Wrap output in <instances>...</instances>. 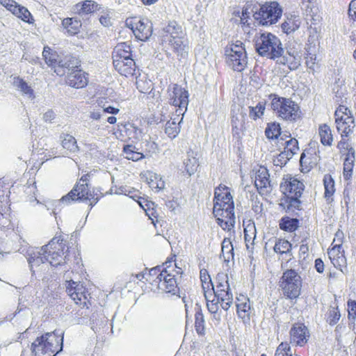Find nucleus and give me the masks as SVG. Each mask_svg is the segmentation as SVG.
<instances>
[{
    "instance_id": "nucleus-18",
    "label": "nucleus",
    "mask_w": 356,
    "mask_h": 356,
    "mask_svg": "<svg viewBox=\"0 0 356 356\" xmlns=\"http://www.w3.org/2000/svg\"><path fill=\"white\" fill-rule=\"evenodd\" d=\"M254 186L260 194H265L270 191V181L269 173L265 167L260 166L255 172Z\"/></svg>"
},
{
    "instance_id": "nucleus-19",
    "label": "nucleus",
    "mask_w": 356,
    "mask_h": 356,
    "mask_svg": "<svg viewBox=\"0 0 356 356\" xmlns=\"http://www.w3.org/2000/svg\"><path fill=\"white\" fill-rule=\"evenodd\" d=\"M304 184L294 177H289L284 179L280 185L282 192L286 196H301L304 190Z\"/></svg>"
},
{
    "instance_id": "nucleus-9",
    "label": "nucleus",
    "mask_w": 356,
    "mask_h": 356,
    "mask_svg": "<svg viewBox=\"0 0 356 356\" xmlns=\"http://www.w3.org/2000/svg\"><path fill=\"white\" fill-rule=\"evenodd\" d=\"M280 287L287 298L296 299L300 295L302 278L295 270H286L281 277Z\"/></svg>"
},
{
    "instance_id": "nucleus-46",
    "label": "nucleus",
    "mask_w": 356,
    "mask_h": 356,
    "mask_svg": "<svg viewBox=\"0 0 356 356\" xmlns=\"http://www.w3.org/2000/svg\"><path fill=\"white\" fill-rule=\"evenodd\" d=\"M184 164L185 165L186 172L191 176L193 175L197 170L199 166L197 160L195 157H188L184 160Z\"/></svg>"
},
{
    "instance_id": "nucleus-1",
    "label": "nucleus",
    "mask_w": 356,
    "mask_h": 356,
    "mask_svg": "<svg viewBox=\"0 0 356 356\" xmlns=\"http://www.w3.org/2000/svg\"><path fill=\"white\" fill-rule=\"evenodd\" d=\"M255 49L261 56L276 60L277 63L287 65L291 70H296L300 65V51L294 47L284 49L278 37L270 33H263L254 38Z\"/></svg>"
},
{
    "instance_id": "nucleus-8",
    "label": "nucleus",
    "mask_w": 356,
    "mask_h": 356,
    "mask_svg": "<svg viewBox=\"0 0 356 356\" xmlns=\"http://www.w3.org/2000/svg\"><path fill=\"white\" fill-rule=\"evenodd\" d=\"M226 63L233 70L242 72L247 64V54L243 43L236 41V43L229 44L225 49Z\"/></svg>"
},
{
    "instance_id": "nucleus-34",
    "label": "nucleus",
    "mask_w": 356,
    "mask_h": 356,
    "mask_svg": "<svg viewBox=\"0 0 356 356\" xmlns=\"http://www.w3.org/2000/svg\"><path fill=\"white\" fill-rule=\"evenodd\" d=\"M62 139L61 144L64 149L71 152H76L79 149L75 138L70 134H63L60 136Z\"/></svg>"
},
{
    "instance_id": "nucleus-43",
    "label": "nucleus",
    "mask_w": 356,
    "mask_h": 356,
    "mask_svg": "<svg viewBox=\"0 0 356 356\" xmlns=\"http://www.w3.org/2000/svg\"><path fill=\"white\" fill-rule=\"evenodd\" d=\"M217 218L218 224L223 229L230 231L234 228L235 225V216L232 217L227 216H216Z\"/></svg>"
},
{
    "instance_id": "nucleus-5",
    "label": "nucleus",
    "mask_w": 356,
    "mask_h": 356,
    "mask_svg": "<svg viewBox=\"0 0 356 356\" xmlns=\"http://www.w3.org/2000/svg\"><path fill=\"white\" fill-rule=\"evenodd\" d=\"M270 106L278 118L284 120L295 121L300 117L299 106L290 99L270 95Z\"/></svg>"
},
{
    "instance_id": "nucleus-15",
    "label": "nucleus",
    "mask_w": 356,
    "mask_h": 356,
    "mask_svg": "<svg viewBox=\"0 0 356 356\" xmlns=\"http://www.w3.org/2000/svg\"><path fill=\"white\" fill-rule=\"evenodd\" d=\"M136 38L141 41L149 38L152 33V24L147 19L135 18L129 25Z\"/></svg>"
},
{
    "instance_id": "nucleus-53",
    "label": "nucleus",
    "mask_w": 356,
    "mask_h": 356,
    "mask_svg": "<svg viewBox=\"0 0 356 356\" xmlns=\"http://www.w3.org/2000/svg\"><path fill=\"white\" fill-rule=\"evenodd\" d=\"M211 298H213L212 299L209 298V300H207V306L208 310L211 313L216 314H217L218 309H219L218 305L219 304L221 305V300H218L217 298H215V296H213Z\"/></svg>"
},
{
    "instance_id": "nucleus-4",
    "label": "nucleus",
    "mask_w": 356,
    "mask_h": 356,
    "mask_svg": "<svg viewBox=\"0 0 356 356\" xmlns=\"http://www.w3.org/2000/svg\"><path fill=\"white\" fill-rule=\"evenodd\" d=\"M66 244L62 236H54L48 244L42 246V250H47V261L52 266H61L65 264L67 258L69 248L65 250Z\"/></svg>"
},
{
    "instance_id": "nucleus-32",
    "label": "nucleus",
    "mask_w": 356,
    "mask_h": 356,
    "mask_svg": "<svg viewBox=\"0 0 356 356\" xmlns=\"http://www.w3.org/2000/svg\"><path fill=\"white\" fill-rule=\"evenodd\" d=\"M275 244L273 247L274 251L280 254H286L291 256V244L284 239L274 238Z\"/></svg>"
},
{
    "instance_id": "nucleus-58",
    "label": "nucleus",
    "mask_w": 356,
    "mask_h": 356,
    "mask_svg": "<svg viewBox=\"0 0 356 356\" xmlns=\"http://www.w3.org/2000/svg\"><path fill=\"white\" fill-rule=\"evenodd\" d=\"M37 191V188L35 183L30 184L25 187L24 192L29 197V201H37V203H39V201L37 200L35 197V192Z\"/></svg>"
},
{
    "instance_id": "nucleus-44",
    "label": "nucleus",
    "mask_w": 356,
    "mask_h": 356,
    "mask_svg": "<svg viewBox=\"0 0 356 356\" xmlns=\"http://www.w3.org/2000/svg\"><path fill=\"white\" fill-rule=\"evenodd\" d=\"M217 218L218 224L223 229L230 231L234 228L235 225V216L232 217L227 216H216Z\"/></svg>"
},
{
    "instance_id": "nucleus-11",
    "label": "nucleus",
    "mask_w": 356,
    "mask_h": 356,
    "mask_svg": "<svg viewBox=\"0 0 356 356\" xmlns=\"http://www.w3.org/2000/svg\"><path fill=\"white\" fill-rule=\"evenodd\" d=\"M215 283L213 296L221 300V307L227 311L233 303V294L230 291L227 275L218 273Z\"/></svg>"
},
{
    "instance_id": "nucleus-40",
    "label": "nucleus",
    "mask_w": 356,
    "mask_h": 356,
    "mask_svg": "<svg viewBox=\"0 0 356 356\" xmlns=\"http://www.w3.org/2000/svg\"><path fill=\"white\" fill-rule=\"evenodd\" d=\"M97 4L92 1H85L83 3H77L76 5V13L79 15L88 14L92 13Z\"/></svg>"
},
{
    "instance_id": "nucleus-54",
    "label": "nucleus",
    "mask_w": 356,
    "mask_h": 356,
    "mask_svg": "<svg viewBox=\"0 0 356 356\" xmlns=\"http://www.w3.org/2000/svg\"><path fill=\"white\" fill-rule=\"evenodd\" d=\"M202 286L206 300L211 298L214 292V284L211 282V280H209V282H203Z\"/></svg>"
},
{
    "instance_id": "nucleus-47",
    "label": "nucleus",
    "mask_w": 356,
    "mask_h": 356,
    "mask_svg": "<svg viewBox=\"0 0 356 356\" xmlns=\"http://www.w3.org/2000/svg\"><path fill=\"white\" fill-rule=\"evenodd\" d=\"M298 142L295 138H291L285 143V147L284 152L287 154L289 157L292 156L298 151Z\"/></svg>"
},
{
    "instance_id": "nucleus-12",
    "label": "nucleus",
    "mask_w": 356,
    "mask_h": 356,
    "mask_svg": "<svg viewBox=\"0 0 356 356\" xmlns=\"http://www.w3.org/2000/svg\"><path fill=\"white\" fill-rule=\"evenodd\" d=\"M168 92L170 104L175 107H178L175 111L176 115L178 117L183 116L187 110L188 104V91L181 86L173 83L168 86Z\"/></svg>"
},
{
    "instance_id": "nucleus-25",
    "label": "nucleus",
    "mask_w": 356,
    "mask_h": 356,
    "mask_svg": "<svg viewBox=\"0 0 356 356\" xmlns=\"http://www.w3.org/2000/svg\"><path fill=\"white\" fill-rule=\"evenodd\" d=\"M355 162V149L350 148L346 154V157L343 161V177L346 180L351 178L353 175V169Z\"/></svg>"
},
{
    "instance_id": "nucleus-27",
    "label": "nucleus",
    "mask_w": 356,
    "mask_h": 356,
    "mask_svg": "<svg viewBox=\"0 0 356 356\" xmlns=\"http://www.w3.org/2000/svg\"><path fill=\"white\" fill-rule=\"evenodd\" d=\"M236 306L237 314L240 318L245 319L246 317L249 316L250 306L249 300L246 296L241 295L239 298H237Z\"/></svg>"
},
{
    "instance_id": "nucleus-3",
    "label": "nucleus",
    "mask_w": 356,
    "mask_h": 356,
    "mask_svg": "<svg viewBox=\"0 0 356 356\" xmlns=\"http://www.w3.org/2000/svg\"><path fill=\"white\" fill-rule=\"evenodd\" d=\"M63 332H47L32 343L34 356H56L63 350Z\"/></svg>"
},
{
    "instance_id": "nucleus-31",
    "label": "nucleus",
    "mask_w": 356,
    "mask_h": 356,
    "mask_svg": "<svg viewBox=\"0 0 356 356\" xmlns=\"http://www.w3.org/2000/svg\"><path fill=\"white\" fill-rule=\"evenodd\" d=\"M13 86L20 90L22 94L28 96L29 98H34L33 90L28 85V83L19 77H15L13 80Z\"/></svg>"
},
{
    "instance_id": "nucleus-6",
    "label": "nucleus",
    "mask_w": 356,
    "mask_h": 356,
    "mask_svg": "<svg viewBox=\"0 0 356 356\" xmlns=\"http://www.w3.org/2000/svg\"><path fill=\"white\" fill-rule=\"evenodd\" d=\"M171 264V261L165 262L164 265L166 267H163L161 272L156 276V282L160 290L167 293L177 295L179 291L177 280L178 277L181 278L179 275L182 271L180 268L177 270L172 269V270L168 269Z\"/></svg>"
},
{
    "instance_id": "nucleus-39",
    "label": "nucleus",
    "mask_w": 356,
    "mask_h": 356,
    "mask_svg": "<svg viewBox=\"0 0 356 356\" xmlns=\"http://www.w3.org/2000/svg\"><path fill=\"white\" fill-rule=\"evenodd\" d=\"M343 236V233L341 231H338L335 234V238L332 242L333 247L328 252L330 259H332V256L335 257L339 252L341 249L342 248V238Z\"/></svg>"
},
{
    "instance_id": "nucleus-50",
    "label": "nucleus",
    "mask_w": 356,
    "mask_h": 356,
    "mask_svg": "<svg viewBox=\"0 0 356 356\" xmlns=\"http://www.w3.org/2000/svg\"><path fill=\"white\" fill-rule=\"evenodd\" d=\"M293 353L289 344L282 342L276 349L275 356H292Z\"/></svg>"
},
{
    "instance_id": "nucleus-42",
    "label": "nucleus",
    "mask_w": 356,
    "mask_h": 356,
    "mask_svg": "<svg viewBox=\"0 0 356 356\" xmlns=\"http://www.w3.org/2000/svg\"><path fill=\"white\" fill-rule=\"evenodd\" d=\"M281 134V128L279 123H269L265 130V135L268 139H276Z\"/></svg>"
},
{
    "instance_id": "nucleus-35",
    "label": "nucleus",
    "mask_w": 356,
    "mask_h": 356,
    "mask_svg": "<svg viewBox=\"0 0 356 356\" xmlns=\"http://www.w3.org/2000/svg\"><path fill=\"white\" fill-rule=\"evenodd\" d=\"M62 24L70 35H75L77 33L81 26V21L76 18L64 19Z\"/></svg>"
},
{
    "instance_id": "nucleus-36",
    "label": "nucleus",
    "mask_w": 356,
    "mask_h": 356,
    "mask_svg": "<svg viewBox=\"0 0 356 356\" xmlns=\"http://www.w3.org/2000/svg\"><path fill=\"white\" fill-rule=\"evenodd\" d=\"M147 175V184L151 188L160 191L164 188L165 183L159 175L151 172H148Z\"/></svg>"
},
{
    "instance_id": "nucleus-2",
    "label": "nucleus",
    "mask_w": 356,
    "mask_h": 356,
    "mask_svg": "<svg viewBox=\"0 0 356 356\" xmlns=\"http://www.w3.org/2000/svg\"><path fill=\"white\" fill-rule=\"evenodd\" d=\"M90 175H84L74 188L60 200H54L45 205L47 210L52 209L54 214H57L56 210L61 204H69L71 202L81 201L88 202L91 208L95 205L99 199L103 196L102 193L98 188H89L88 181Z\"/></svg>"
},
{
    "instance_id": "nucleus-64",
    "label": "nucleus",
    "mask_w": 356,
    "mask_h": 356,
    "mask_svg": "<svg viewBox=\"0 0 356 356\" xmlns=\"http://www.w3.org/2000/svg\"><path fill=\"white\" fill-rule=\"evenodd\" d=\"M297 26H295L294 24L291 25V23L288 22H284L282 24V29L283 31L286 33H289L292 31H294L297 29Z\"/></svg>"
},
{
    "instance_id": "nucleus-30",
    "label": "nucleus",
    "mask_w": 356,
    "mask_h": 356,
    "mask_svg": "<svg viewBox=\"0 0 356 356\" xmlns=\"http://www.w3.org/2000/svg\"><path fill=\"white\" fill-rule=\"evenodd\" d=\"M321 142L323 145L330 146L333 141V137L330 127L326 124H322L318 129Z\"/></svg>"
},
{
    "instance_id": "nucleus-13",
    "label": "nucleus",
    "mask_w": 356,
    "mask_h": 356,
    "mask_svg": "<svg viewBox=\"0 0 356 356\" xmlns=\"http://www.w3.org/2000/svg\"><path fill=\"white\" fill-rule=\"evenodd\" d=\"M350 114L348 108L342 105H340L335 111L336 127L341 138L348 137L355 127L354 118Z\"/></svg>"
},
{
    "instance_id": "nucleus-26",
    "label": "nucleus",
    "mask_w": 356,
    "mask_h": 356,
    "mask_svg": "<svg viewBox=\"0 0 356 356\" xmlns=\"http://www.w3.org/2000/svg\"><path fill=\"white\" fill-rule=\"evenodd\" d=\"M165 37L168 39H175L180 37H184L185 34L181 26L176 22H170L163 29Z\"/></svg>"
},
{
    "instance_id": "nucleus-49",
    "label": "nucleus",
    "mask_w": 356,
    "mask_h": 356,
    "mask_svg": "<svg viewBox=\"0 0 356 356\" xmlns=\"http://www.w3.org/2000/svg\"><path fill=\"white\" fill-rule=\"evenodd\" d=\"M244 237L246 242L247 248H250L248 243L254 241L256 237V228L254 225H248L244 229Z\"/></svg>"
},
{
    "instance_id": "nucleus-48",
    "label": "nucleus",
    "mask_w": 356,
    "mask_h": 356,
    "mask_svg": "<svg viewBox=\"0 0 356 356\" xmlns=\"http://www.w3.org/2000/svg\"><path fill=\"white\" fill-rule=\"evenodd\" d=\"M286 202L287 204V209L289 211L293 212L295 210H299L301 205V202L300 201L299 198L300 196H286Z\"/></svg>"
},
{
    "instance_id": "nucleus-56",
    "label": "nucleus",
    "mask_w": 356,
    "mask_h": 356,
    "mask_svg": "<svg viewBox=\"0 0 356 356\" xmlns=\"http://www.w3.org/2000/svg\"><path fill=\"white\" fill-rule=\"evenodd\" d=\"M16 11L13 12V14L25 22H29V17L31 16L30 12L24 7H21L17 5Z\"/></svg>"
},
{
    "instance_id": "nucleus-28",
    "label": "nucleus",
    "mask_w": 356,
    "mask_h": 356,
    "mask_svg": "<svg viewBox=\"0 0 356 356\" xmlns=\"http://www.w3.org/2000/svg\"><path fill=\"white\" fill-rule=\"evenodd\" d=\"M334 180L330 174H325L323 177L325 188L324 197L327 202L332 200V196L335 193Z\"/></svg>"
},
{
    "instance_id": "nucleus-37",
    "label": "nucleus",
    "mask_w": 356,
    "mask_h": 356,
    "mask_svg": "<svg viewBox=\"0 0 356 356\" xmlns=\"http://www.w3.org/2000/svg\"><path fill=\"white\" fill-rule=\"evenodd\" d=\"M123 152L126 159L133 161H138L144 158V155L141 152H138L136 147L131 145H124Z\"/></svg>"
},
{
    "instance_id": "nucleus-63",
    "label": "nucleus",
    "mask_w": 356,
    "mask_h": 356,
    "mask_svg": "<svg viewBox=\"0 0 356 356\" xmlns=\"http://www.w3.org/2000/svg\"><path fill=\"white\" fill-rule=\"evenodd\" d=\"M333 90L335 93V101L337 102H341L343 103V97H344V91L341 88L340 89L338 88V86L336 88L334 87L333 88Z\"/></svg>"
},
{
    "instance_id": "nucleus-55",
    "label": "nucleus",
    "mask_w": 356,
    "mask_h": 356,
    "mask_svg": "<svg viewBox=\"0 0 356 356\" xmlns=\"http://www.w3.org/2000/svg\"><path fill=\"white\" fill-rule=\"evenodd\" d=\"M341 317L340 313L337 308L332 307L329 311V315L327 319V323L330 325H334L337 323Z\"/></svg>"
},
{
    "instance_id": "nucleus-45",
    "label": "nucleus",
    "mask_w": 356,
    "mask_h": 356,
    "mask_svg": "<svg viewBox=\"0 0 356 356\" xmlns=\"http://www.w3.org/2000/svg\"><path fill=\"white\" fill-rule=\"evenodd\" d=\"M265 102H259L256 106H250L249 116L254 120L261 118L265 110Z\"/></svg>"
},
{
    "instance_id": "nucleus-17",
    "label": "nucleus",
    "mask_w": 356,
    "mask_h": 356,
    "mask_svg": "<svg viewBox=\"0 0 356 356\" xmlns=\"http://www.w3.org/2000/svg\"><path fill=\"white\" fill-rule=\"evenodd\" d=\"M289 333L290 343L301 347L307 343L309 338V330L302 323H295Z\"/></svg>"
},
{
    "instance_id": "nucleus-61",
    "label": "nucleus",
    "mask_w": 356,
    "mask_h": 356,
    "mask_svg": "<svg viewBox=\"0 0 356 356\" xmlns=\"http://www.w3.org/2000/svg\"><path fill=\"white\" fill-rule=\"evenodd\" d=\"M348 307L349 318H350V316H352L353 318L355 319V316H356V301H355V300L348 301Z\"/></svg>"
},
{
    "instance_id": "nucleus-29",
    "label": "nucleus",
    "mask_w": 356,
    "mask_h": 356,
    "mask_svg": "<svg viewBox=\"0 0 356 356\" xmlns=\"http://www.w3.org/2000/svg\"><path fill=\"white\" fill-rule=\"evenodd\" d=\"M220 258H222L225 262H229L234 259V248L229 238H225L221 244Z\"/></svg>"
},
{
    "instance_id": "nucleus-10",
    "label": "nucleus",
    "mask_w": 356,
    "mask_h": 356,
    "mask_svg": "<svg viewBox=\"0 0 356 356\" xmlns=\"http://www.w3.org/2000/svg\"><path fill=\"white\" fill-rule=\"evenodd\" d=\"M282 10L276 1L266 2L254 11V18L259 24L268 26L276 23L281 17Z\"/></svg>"
},
{
    "instance_id": "nucleus-7",
    "label": "nucleus",
    "mask_w": 356,
    "mask_h": 356,
    "mask_svg": "<svg viewBox=\"0 0 356 356\" xmlns=\"http://www.w3.org/2000/svg\"><path fill=\"white\" fill-rule=\"evenodd\" d=\"M228 187L220 185L215 189L213 213L215 216H234L233 197Z\"/></svg>"
},
{
    "instance_id": "nucleus-24",
    "label": "nucleus",
    "mask_w": 356,
    "mask_h": 356,
    "mask_svg": "<svg viewBox=\"0 0 356 356\" xmlns=\"http://www.w3.org/2000/svg\"><path fill=\"white\" fill-rule=\"evenodd\" d=\"M133 59L130 45L126 42L118 44L113 52V60Z\"/></svg>"
},
{
    "instance_id": "nucleus-21",
    "label": "nucleus",
    "mask_w": 356,
    "mask_h": 356,
    "mask_svg": "<svg viewBox=\"0 0 356 356\" xmlns=\"http://www.w3.org/2000/svg\"><path fill=\"white\" fill-rule=\"evenodd\" d=\"M115 69L122 76H133L136 70L134 59L113 60Z\"/></svg>"
},
{
    "instance_id": "nucleus-33",
    "label": "nucleus",
    "mask_w": 356,
    "mask_h": 356,
    "mask_svg": "<svg viewBox=\"0 0 356 356\" xmlns=\"http://www.w3.org/2000/svg\"><path fill=\"white\" fill-rule=\"evenodd\" d=\"M299 227V220L296 218L283 217L280 222V228L286 232H294Z\"/></svg>"
},
{
    "instance_id": "nucleus-59",
    "label": "nucleus",
    "mask_w": 356,
    "mask_h": 356,
    "mask_svg": "<svg viewBox=\"0 0 356 356\" xmlns=\"http://www.w3.org/2000/svg\"><path fill=\"white\" fill-rule=\"evenodd\" d=\"M330 259L336 267L337 266H343L346 264V258L341 252L337 255H335V257L332 256V259Z\"/></svg>"
},
{
    "instance_id": "nucleus-14",
    "label": "nucleus",
    "mask_w": 356,
    "mask_h": 356,
    "mask_svg": "<svg viewBox=\"0 0 356 356\" xmlns=\"http://www.w3.org/2000/svg\"><path fill=\"white\" fill-rule=\"evenodd\" d=\"M46 251L42 250V247L40 249H31L28 251L27 260L33 275L47 270L48 262L47 261V257H45Z\"/></svg>"
},
{
    "instance_id": "nucleus-57",
    "label": "nucleus",
    "mask_w": 356,
    "mask_h": 356,
    "mask_svg": "<svg viewBox=\"0 0 356 356\" xmlns=\"http://www.w3.org/2000/svg\"><path fill=\"white\" fill-rule=\"evenodd\" d=\"M306 65L308 68L315 70L318 67V60L316 55L309 52L305 57Z\"/></svg>"
},
{
    "instance_id": "nucleus-51",
    "label": "nucleus",
    "mask_w": 356,
    "mask_h": 356,
    "mask_svg": "<svg viewBox=\"0 0 356 356\" xmlns=\"http://www.w3.org/2000/svg\"><path fill=\"white\" fill-rule=\"evenodd\" d=\"M291 159L289 156L286 154L284 151L274 156L273 159V165L282 168L285 165L288 161Z\"/></svg>"
},
{
    "instance_id": "nucleus-52",
    "label": "nucleus",
    "mask_w": 356,
    "mask_h": 356,
    "mask_svg": "<svg viewBox=\"0 0 356 356\" xmlns=\"http://www.w3.org/2000/svg\"><path fill=\"white\" fill-rule=\"evenodd\" d=\"M42 56L46 61V63L49 65H55L57 63L56 55L51 52V49L48 47H45L42 51Z\"/></svg>"
},
{
    "instance_id": "nucleus-16",
    "label": "nucleus",
    "mask_w": 356,
    "mask_h": 356,
    "mask_svg": "<svg viewBox=\"0 0 356 356\" xmlns=\"http://www.w3.org/2000/svg\"><path fill=\"white\" fill-rule=\"evenodd\" d=\"M66 291L76 304L86 305L88 295L86 289L79 282L69 281L67 283Z\"/></svg>"
},
{
    "instance_id": "nucleus-60",
    "label": "nucleus",
    "mask_w": 356,
    "mask_h": 356,
    "mask_svg": "<svg viewBox=\"0 0 356 356\" xmlns=\"http://www.w3.org/2000/svg\"><path fill=\"white\" fill-rule=\"evenodd\" d=\"M0 3L13 13L16 11L17 5L13 0H0Z\"/></svg>"
},
{
    "instance_id": "nucleus-41",
    "label": "nucleus",
    "mask_w": 356,
    "mask_h": 356,
    "mask_svg": "<svg viewBox=\"0 0 356 356\" xmlns=\"http://www.w3.org/2000/svg\"><path fill=\"white\" fill-rule=\"evenodd\" d=\"M58 67L63 68V74H67V72H70L72 70L78 69L79 61L76 58L70 57L66 60H60L58 62Z\"/></svg>"
},
{
    "instance_id": "nucleus-62",
    "label": "nucleus",
    "mask_w": 356,
    "mask_h": 356,
    "mask_svg": "<svg viewBox=\"0 0 356 356\" xmlns=\"http://www.w3.org/2000/svg\"><path fill=\"white\" fill-rule=\"evenodd\" d=\"M337 147L339 149L340 152L345 155L348 152V149L352 148L351 147H349V145L344 138H342L341 140L338 143Z\"/></svg>"
},
{
    "instance_id": "nucleus-38",
    "label": "nucleus",
    "mask_w": 356,
    "mask_h": 356,
    "mask_svg": "<svg viewBox=\"0 0 356 356\" xmlns=\"http://www.w3.org/2000/svg\"><path fill=\"white\" fill-rule=\"evenodd\" d=\"M195 327L199 334H203L205 329V321L201 307L196 305Z\"/></svg>"
},
{
    "instance_id": "nucleus-20",
    "label": "nucleus",
    "mask_w": 356,
    "mask_h": 356,
    "mask_svg": "<svg viewBox=\"0 0 356 356\" xmlns=\"http://www.w3.org/2000/svg\"><path fill=\"white\" fill-rule=\"evenodd\" d=\"M88 82L86 74L81 70L76 69L67 72L66 83L75 88H82L87 86Z\"/></svg>"
},
{
    "instance_id": "nucleus-23",
    "label": "nucleus",
    "mask_w": 356,
    "mask_h": 356,
    "mask_svg": "<svg viewBox=\"0 0 356 356\" xmlns=\"http://www.w3.org/2000/svg\"><path fill=\"white\" fill-rule=\"evenodd\" d=\"M168 42L177 56L185 58L188 55V45L184 37L168 39Z\"/></svg>"
},
{
    "instance_id": "nucleus-22",
    "label": "nucleus",
    "mask_w": 356,
    "mask_h": 356,
    "mask_svg": "<svg viewBox=\"0 0 356 356\" xmlns=\"http://www.w3.org/2000/svg\"><path fill=\"white\" fill-rule=\"evenodd\" d=\"M183 117H178L176 113L173 114V117L170 118L165 127V133L170 138H175L180 131V123L182 122Z\"/></svg>"
}]
</instances>
